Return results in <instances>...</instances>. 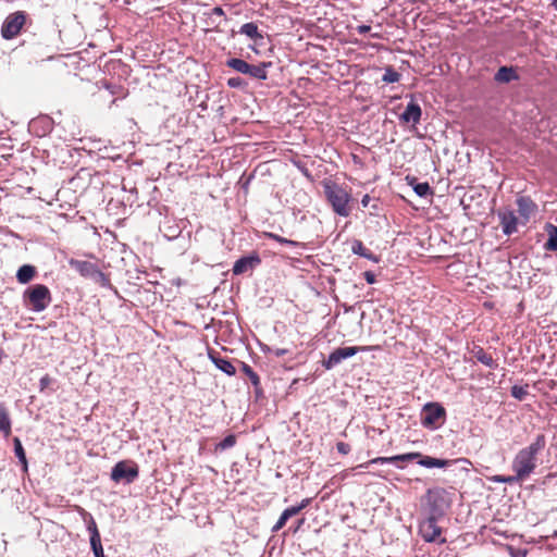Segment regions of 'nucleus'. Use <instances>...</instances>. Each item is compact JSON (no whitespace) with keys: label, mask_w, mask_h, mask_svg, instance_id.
<instances>
[{"label":"nucleus","mask_w":557,"mask_h":557,"mask_svg":"<svg viewBox=\"0 0 557 557\" xmlns=\"http://www.w3.org/2000/svg\"><path fill=\"white\" fill-rule=\"evenodd\" d=\"M524 481L523 478H519L518 473H515L513 475H505L503 483L512 484L516 482H522Z\"/></svg>","instance_id":"nucleus-38"},{"label":"nucleus","mask_w":557,"mask_h":557,"mask_svg":"<svg viewBox=\"0 0 557 557\" xmlns=\"http://www.w3.org/2000/svg\"><path fill=\"white\" fill-rule=\"evenodd\" d=\"M351 251L355 255L361 256L374 263L380 262V257L374 255L371 250L364 247L363 243L359 239H354L351 243Z\"/></svg>","instance_id":"nucleus-15"},{"label":"nucleus","mask_w":557,"mask_h":557,"mask_svg":"<svg viewBox=\"0 0 557 557\" xmlns=\"http://www.w3.org/2000/svg\"><path fill=\"white\" fill-rule=\"evenodd\" d=\"M36 275V268L30 264L22 265L16 272V280L21 284H27L30 282Z\"/></svg>","instance_id":"nucleus-20"},{"label":"nucleus","mask_w":557,"mask_h":557,"mask_svg":"<svg viewBox=\"0 0 557 557\" xmlns=\"http://www.w3.org/2000/svg\"><path fill=\"white\" fill-rule=\"evenodd\" d=\"M546 230L548 239L545 243V248L550 251H557V226L548 224Z\"/></svg>","instance_id":"nucleus-24"},{"label":"nucleus","mask_w":557,"mask_h":557,"mask_svg":"<svg viewBox=\"0 0 557 557\" xmlns=\"http://www.w3.org/2000/svg\"><path fill=\"white\" fill-rule=\"evenodd\" d=\"M369 201H370L369 195H364L362 200H361V203H362L363 207H367Z\"/></svg>","instance_id":"nucleus-47"},{"label":"nucleus","mask_w":557,"mask_h":557,"mask_svg":"<svg viewBox=\"0 0 557 557\" xmlns=\"http://www.w3.org/2000/svg\"><path fill=\"white\" fill-rule=\"evenodd\" d=\"M311 503V498H305L300 502V504L298 505L299 509L302 510L305 509L307 506H309V504Z\"/></svg>","instance_id":"nucleus-45"},{"label":"nucleus","mask_w":557,"mask_h":557,"mask_svg":"<svg viewBox=\"0 0 557 557\" xmlns=\"http://www.w3.org/2000/svg\"><path fill=\"white\" fill-rule=\"evenodd\" d=\"M91 549L94 552L95 557H106L102 548L101 541H98L97 543H91Z\"/></svg>","instance_id":"nucleus-37"},{"label":"nucleus","mask_w":557,"mask_h":557,"mask_svg":"<svg viewBox=\"0 0 557 557\" xmlns=\"http://www.w3.org/2000/svg\"><path fill=\"white\" fill-rule=\"evenodd\" d=\"M421 114L422 112L420 106L417 102L411 101L407 104L399 119L405 123L412 122L413 124H418L420 122Z\"/></svg>","instance_id":"nucleus-14"},{"label":"nucleus","mask_w":557,"mask_h":557,"mask_svg":"<svg viewBox=\"0 0 557 557\" xmlns=\"http://www.w3.org/2000/svg\"><path fill=\"white\" fill-rule=\"evenodd\" d=\"M211 15L225 16V12L221 7H214L212 9Z\"/></svg>","instance_id":"nucleus-44"},{"label":"nucleus","mask_w":557,"mask_h":557,"mask_svg":"<svg viewBox=\"0 0 557 557\" xmlns=\"http://www.w3.org/2000/svg\"><path fill=\"white\" fill-rule=\"evenodd\" d=\"M69 264L72 269L77 271L82 276L90 278L92 277L96 269L98 268L97 264L85 261V260H77V259H70Z\"/></svg>","instance_id":"nucleus-13"},{"label":"nucleus","mask_w":557,"mask_h":557,"mask_svg":"<svg viewBox=\"0 0 557 557\" xmlns=\"http://www.w3.org/2000/svg\"><path fill=\"white\" fill-rule=\"evenodd\" d=\"M302 523H304V519H300V520L298 521V524H296V528H295L294 532H297V530L299 529V527H300Z\"/></svg>","instance_id":"nucleus-49"},{"label":"nucleus","mask_w":557,"mask_h":557,"mask_svg":"<svg viewBox=\"0 0 557 557\" xmlns=\"http://www.w3.org/2000/svg\"><path fill=\"white\" fill-rule=\"evenodd\" d=\"M286 352H287V350H286V349H277V350L275 351V355H276L277 357H280V356L285 355Z\"/></svg>","instance_id":"nucleus-48"},{"label":"nucleus","mask_w":557,"mask_h":557,"mask_svg":"<svg viewBox=\"0 0 557 557\" xmlns=\"http://www.w3.org/2000/svg\"><path fill=\"white\" fill-rule=\"evenodd\" d=\"M239 34L247 36L255 42H259L263 39V35L259 32L258 25L253 22L242 25Z\"/></svg>","instance_id":"nucleus-17"},{"label":"nucleus","mask_w":557,"mask_h":557,"mask_svg":"<svg viewBox=\"0 0 557 557\" xmlns=\"http://www.w3.org/2000/svg\"><path fill=\"white\" fill-rule=\"evenodd\" d=\"M497 215L505 235H511L517 231L518 219L512 210H498Z\"/></svg>","instance_id":"nucleus-11"},{"label":"nucleus","mask_w":557,"mask_h":557,"mask_svg":"<svg viewBox=\"0 0 557 557\" xmlns=\"http://www.w3.org/2000/svg\"><path fill=\"white\" fill-rule=\"evenodd\" d=\"M242 370L249 377L251 384L255 387H258L260 385V377L250 366L242 362Z\"/></svg>","instance_id":"nucleus-28"},{"label":"nucleus","mask_w":557,"mask_h":557,"mask_svg":"<svg viewBox=\"0 0 557 557\" xmlns=\"http://www.w3.org/2000/svg\"><path fill=\"white\" fill-rule=\"evenodd\" d=\"M90 278L102 286H106L109 283L108 276L99 268L96 269L92 277Z\"/></svg>","instance_id":"nucleus-32"},{"label":"nucleus","mask_w":557,"mask_h":557,"mask_svg":"<svg viewBox=\"0 0 557 557\" xmlns=\"http://www.w3.org/2000/svg\"><path fill=\"white\" fill-rule=\"evenodd\" d=\"M419 533L425 542H438L444 544L446 539L441 537L442 529L437 525V520L431 516L419 524Z\"/></svg>","instance_id":"nucleus-9"},{"label":"nucleus","mask_w":557,"mask_h":557,"mask_svg":"<svg viewBox=\"0 0 557 557\" xmlns=\"http://www.w3.org/2000/svg\"><path fill=\"white\" fill-rule=\"evenodd\" d=\"M407 180L409 181V185L413 187L414 193L419 197H428L433 195V190L429 183H417L414 177L409 178L408 176Z\"/></svg>","instance_id":"nucleus-23"},{"label":"nucleus","mask_w":557,"mask_h":557,"mask_svg":"<svg viewBox=\"0 0 557 557\" xmlns=\"http://www.w3.org/2000/svg\"><path fill=\"white\" fill-rule=\"evenodd\" d=\"M138 466L134 461L122 460L112 468L111 480L115 483H132L138 478Z\"/></svg>","instance_id":"nucleus-7"},{"label":"nucleus","mask_w":557,"mask_h":557,"mask_svg":"<svg viewBox=\"0 0 557 557\" xmlns=\"http://www.w3.org/2000/svg\"><path fill=\"white\" fill-rule=\"evenodd\" d=\"M261 263V258L257 252H252L249 256L239 258L233 265L232 272L234 275L245 274L252 271Z\"/></svg>","instance_id":"nucleus-10"},{"label":"nucleus","mask_w":557,"mask_h":557,"mask_svg":"<svg viewBox=\"0 0 557 557\" xmlns=\"http://www.w3.org/2000/svg\"><path fill=\"white\" fill-rule=\"evenodd\" d=\"M512 397L522 400L527 395V389L522 386L515 385L511 387Z\"/></svg>","instance_id":"nucleus-34"},{"label":"nucleus","mask_w":557,"mask_h":557,"mask_svg":"<svg viewBox=\"0 0 557 557\" xmlns=\"http://www.w3.org/2000/svg\"><path fill=\"white\" fill-rule=\"evenodd\" d=\"M13 444H14L15 456L17 457L20 462L22 463L23 470L26 472L27 471V459H26V454H25V450L23 448L22 442H21V440L18 437H14L13 438Z\"/></svg>","instance_id":"nucleus-25"},{"label":"nucleus","mask_w":557,"mask_h":557,"mask_svg":"<svg viewBox=\"0 0 557 557\" xmlns=\"http://www.w3.org/2000/svg\"><path fill=\"white\" fill-rule=\"evenodd\" d=\"M300 511L301 510L299 509L298 505L288 507L284 510L285 516H287L288 518H292V517L298 515Z\"/></svg>","instance_id":"nucleus-40"},{"label":"nucleus","mask_w":557,"mask_h":557,"mask_svg":"<svg viewBox=\"0 0 557 557\" xmlns=\"http://www.w3.org/2000/svg\"><path fill=\"white\" fill-rule=\"evenodd\" d=\"M265 236L268 238H271L280 244H283V245H288V246H293V247H299L300 246V243L299 242H296V240H292V239H287L285 237H282L277 234H274V233H265Z\"/></svg>","instance_id":"nucleus-30"},{"label":"nucleus","mask_w":557,"mask_h":557,"mask_svg":"<svg viewBox=\"0 0 557 557\" xmlns=\"http://www.w3.org/2000/svg\"><path fill=\"white\" fill-rule=\"evenodd\" d=\"M0 431L4 437H9L11 434V419L4 404H0Z\"/></svg>","instance_id":"nucleus-21"},{"label":"nucleus","mask_w":557,"mask_h":557,"mask_svg":"<svg viewBox=\"0 0 557 557\" xmlns=\"http://www.w3.org/2000/svg\"><path fill=\"white\" fill-rule=\"evenodd\" d=\"M4 356H5V355H4L3 350L0 348V362L2 361V359L4 358Z\"/></svg>","instance_id":"nucleus-50"},{"label":"nucleus","mask_w":557,"mask_h":557,"mask_svg":"<svg viewBox=\"0 0 557 557\" xmlns=\"http://www.w3.org/2000/svg\"><path fill=\"white\" fill-rule=\"evenodd\" d=\"M418 459V463L424 468H446L453 462H463L471 465V462L466 458H460L456 460L448 459H440L431 456H422L420 453H407L403 455H396L392 457H376L368 462L360 463L356 467L357 470L368 469L370 465H384V463H393L398 467V461H412ZM399 468H401L399 466Z\"/></svg>","instance_id":"nucleus-1"},{"label":"nucleus","mask_w":557,"mask_h":557,"mask_svg":"<svg viewBox=\"0 0 557 557\" xmlns=\"http://www.w3.org/2000/svg\"><path fill=\"white\" fill-rule=\"evenodd\" d=\"M289 518L287 516H285V512L283 511L278 518V520L276 521V523L273 525L272 528V532L273 533H276L278 532L285 524H286V521L288 520Z\"/></svg>","instance_id":"nucleus-36"},{"label":"nucleus","mask_w":557,"mask_h":557,"mask_svg":"<svg viewBox=\"0 0 557 557\" xmlns=\"http://www.w3.org/2000/svg\"><path fill=\"white\" fill-rule=\"evenodd\" d=\"M363 277H364V280L367 281L368 284H374L376 282V276L371 271H366L363 273Z\"/></svg>","instance_id":"nucleus-41"},{"label":"nucleus","mask_w":557,"mask_h":557,"mask_svg":"<svg viewBox=\"0 0 557 557\" xmlns=\"http://www.w3.org/2000/svg\"><path fill=\"white\" fill-rule=\"evenodd\" d=\"M400 79V74L392 66L385 69L382 81L387 84L397 83Z\"/></svg>","instance_id":"nucleus-29"},{"label":"nucleus","mask_w":557,"mask_h":557,"mask_svg":"<svg viewBox=\"0 0 557 557\" xmlns=\"http://www.w3.org/2000/svg\"><path fill=\"white\" fill-rule=\"evenodd\" d=\"M28 14L24 11L10 13L2 23L1 36L5 40L15 38L27 21Z\"/></svg>","instance_id":"nucleus-6"},{"label":"nucleus","mask_w":557,"mask_h":557,"mask_svg":"<svg viewBox=\"0 0 557 557\" xmlns=\"http://www.w3.org/2000/svg\"><path fill=\"white\" fill-rule=\"evenodd\" d=\"M494 79L497 83H510L511 81L518 79V75L513 67L511 66H502L496 72Z\"/></svg>","instance_id":"nucleus-19"},{"label":"nucleus","mask_w":557,"mask_h":557,"mask_svg":"<svg viewBox=\"0 0 557 557\" xmlns=\"http://www.w3.org/2000/svg\"><path fill=\"white\" fill-rule=\"evenodd\" d=\"M370 30H371V26H369V25H359L357 27V32L360 35H364V34L369 33Z\"/></svg>","instance_id":"nucleus-43"},{"label":"nucleus","mask_w":557,"mask_h":557,"mask_svg":"<svg viewBox=\"0 0 557 557\" xmlns=\"http://www.w3.org/2000/svg\"><path fill=\"white\" fill-rule=\"evenodd\" d=\"M227 86L231 88H243L245 86V82L239 76L230 77L227 79Z\"/></svg>","instance_id":"nucleus-35"},{"label":"nucleus","mask_w":557,"mask_h":557,"mask_svg":"<svg viewBox=\"0 0 557 557\" xmlns=\"http://www.w3.org/2000/svg\"><path fill=\"white\" fill-rule=\"evenodd\" d=\"M446 410L438 403H428L421 411V424L430 430L438 429L445 421Z\"/></svg>","instance_id":"nucleus-5"},{"label":"nucleus","mask_w":557,"mask_h":557,"mask_svg":"<svg viewBox=\"0 0 557 557\" xmlns=\"http://www.w3.org/2000/svg\"><path fill=\"white\" fill-rule=\"evenodd\" d=\"M24 305L35 312L44 311L51 302V293L44 284H35L23 294Z\"/></svg>","instance_id":"nucleus-3"},{"label":"nucleus","mask_w":557,"mask_h":557,"mask_svg":"<svg viewBox=\"0 0 557 557\" xmlns=\"http://www.w3.org/2000/svg\"><path fill=\"white\" fill-rule=\"evenodd\" d=\"M271 65V62H262L258 65L249 64L246 75H249L252 78L265 81L268 78L267 69Z\"/></svg>","instance_id":"nucleus-16"},{"label":"nucleus","mask_w":557,"mask_h":557,"mask_svg":"<svg viewBox=\"0 0 557 557\" xmlns=\"http://www.w3.org/2000/svg\"><path fill=\"white\" fill-rule=\"evenodd\" d=\"M51 377L49 375H45L40 379V387L41 389L46 388L47 386H49V384L51 383Z\"/></svg>","instance_id":"nucleus-42"},{"label":"nucleus","mask_w":557,"mask_h":557,"mask_svg":"<svg viewBox=\"0 0 557 557\" xmlns=\"http://www.w3.org/2000/svg\"><path fill=\"white\" fill-rule=\"evenodd\" d=\"M226 65L238 73L246 74L249 63L243 59L232 58L226 61Z\"/></svg>","instance_id":"nucleus-26"},{"label":"nucleus","mask_w":557,"mask_h":557,"mask_svg":"<svg viewBox=\"0 0 557 557\" xmlns=\"http://www.w3.org/2000/svg\"><path fill=\"white\" fill-rule=\"evenodd\" d=\"M236 444V436L233 434L227 435L224 437L218 445L216 449L225 450L231 447H233Z\"/></svg>","instance_id":"nucleus-31"},{"label":"nucleus","mask_w":557,"mask_h":557,"mask_svg":"<svg viewBox=\"0 0 557 557\" xmlns=\"http://www.w3.org/2000/svg\"><path fill=\"white\" fill-rule=\"evenodd\" d=\"M518 212L528 220L535 210L534 202L529 197H519L517 199Z\"/></svg>","instance_id":"nucleus-18"},{"label":"nucleus","mask_w":557,"mask_h":557,"mask_svg":"<svg viewBox=\"0 0 557 557\" xmlns=\"http://www.w3.org/2000/svg\"><path fill=\"white\" fill-rule=\"evenodd\" d=\"M370 346L362 347H339L332 351L326 360L323 361V367L327 370L333 369L343 360L355 356L358 351L371 350Z\"/></svg>","instance_id":"nucleus-8"},{"label":"nucleus","mask_w":557,"mask_h":557,"mask_svg":"<svg viewBox=\"0 0 557 557\" xmlns=\"http://www.w3.org/2000/svg\"><path fill=\"white\" fill-rule=\"evenodd\" d=\"M84 520L87 524V530L90 534V544L91 543H97L98 541H101V537H100V533L98 531V527H97V523L94 519V517L88 513V512H85L84 513Z\"/></svg>","instance_id":"nucleus-22"},{"label":"nucleus","mask_w":557,"mask_h":557,"mask_svg":"<svg viewBox=\"0 0 557 557\" xmlns=\"http://www.w3.org/2000/svg\"><path fill=\"white\" fill-rule=\"evenodd\" d=\"M474 356L479 362H481L482 364H484L491 369H494L497 367L493 357L490 354L485 352L482 348L476 350Z\"/></svg>","instance_id":"nucleus-27"},{"label":"nucleus","mask_w":557,"mask_h":557,"mask_svg":"<svg viewBox=\"0 0 557 557\" xmlns=\"http://www.w3.org/2000/svg\"><path fill=\"white\" fill-rule=\"evenodd\" d=\"M325 195L333 210L341 216H348L349 194L336 184L325 185Z\"/></svg>","instance_id":"nucleus-4"},{"label":"nucleus","mask_w":557,"mask_h":557,"mask_svg":"<svg viewBox=\"0 0 557 557\" xmlns=\"http://www.w3.org/2000/svg\"><path fill=\"white\" fill-rule=\"evenodd\" d=\"M508 554L510 557H527L528 550L522 547L507 546Z\"/></svg>","instance_id":"nucleus-33"},{"label":"nucleus","mask_w":557,"mask_h":557,"mask_svg":"<svg viewBox=\"0 0 557 557\" xmlns=\"http://www.w3.org/2000/svg\"><path fill=\"white\" fill-rule=\"evenodd\" d=\"M504 478H505V475H494V476L490 478V481H492L494 483H503Z\"/></svg>","instance_id":"nucleus-46"},{"label":"nucleus","mask_w":557,"mask_h":557,"mask_svg":"<svg viewBox=\"0 0 557 557\" xmlns=\"http://www.w3.org/2000/svg\"><path fill=\"white\" fill-rule=\"evenodd\" d=\"M208 356L214 366L225 374L231 376L236 373V369L232 362L228 359L221 357L219 352L209 350Z\"/></svg>","instance_id":"nucleus-12"},{"label":"nucleus","mask_w":557,"mask_h":557,"mask_svg":"<svg viewBox=\"0 0 557 557\" xmlns=\"http://www.w3.org/2000/svg\"><path fill=\"white\" fill-rule=\"evenodd\" d=\"M336 449L339 454L347 455L350 451V446L347 443L338 442Z\"/></svg>","instance_id":"nucleus-39"},{"label":"nucleus","mask_w":557,"mask_h":557,"mask_svg":"<svg viewBox=\"0 0 557 557\" xmlns=\"http://www.w3.org/2000/svg\"><path fill=\"white\" fill-rule=\"evenodd\" d=\"M546 437L539 434L527 447L520 449L512 459L511 469L519 478L528 479L537 467V455L545 448Z\"/></svg>","instance_id":"nucleus-2"}]
</instances>
